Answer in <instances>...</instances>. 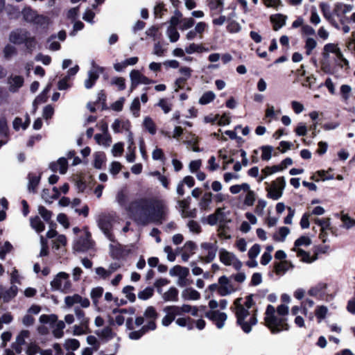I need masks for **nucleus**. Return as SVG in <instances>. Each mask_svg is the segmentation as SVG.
Segmentation results:
<instances>
[{
	"instance_id": "obj_6",
	"label": "nucleus",
	"mask_w": 355,
	"mask_h": 355,
	"mask_svg": "<svg viewBox=\"0 0 355 355\" xmlns=\"http://www.w3.org/2000/svg\"><path fill=\"white\" fill-rule=\"evenodd\" d=\"M92 235L86 229L80 232L73 241V248L76 252H84L93 248Z\"/></svg>"
},
{
	"instance_id": "obj_60",
	"label": "nucleus",
	"mask_w": 355,
	"mask_h": 355,
	"mask_svg": "<svg viewBox=\"0 0 355 355\" xmlns=\"http://www.w3.org/2000/svg\"><path fill=\"white\" fill-rule=\"evenodd\" d=\"M130 111L135 117H138L139 116L140 102L139 98L133 99L130 105Z\"/></svg>"
},
{
	"instance_id": "obj_22",
	"label": "nucleus",
	"mask_w": 355,
	"mask_h": 355,
	"mask_svg": "<svg viewBox=\"0 0 355 355\" xmlns=\"http://www.w3.org/2000/svg\"><path fill=\"white\" fill-rule=\"evenodd\" d=\"M181 297L185 301H196L200 298V293L194 288L189 287L182 291Z\"/></svg>"
},
{
	"instance_id": "obj_31",
	"label": "nucleus",
	"mask_w": 355,
	"mask_h": 355,
	"mask_svg": "<svg viewBox=\"0 0 355 355\" xmlns=\"http://www.w3.org/2000/svg\"><path fill=\"white\" fill-rule=\"evenodd\" d=\"M144 315L145 318L148 320L147 324L153 322L154 324H156L155 320L157 318V313L154 307H147V309L145 310Z\"/></svg>"
},
{
	"instance_id": "obj_40",
	"label": "nucleus",
	"mask_w": 355,
	"mask_h": 355,
	"mask_svg": "<svg viewBox=\"0 0 355 355\" xmlns=\"http://www.w3.org/2000/svg\"><path fill=\"white\" fill-rule=\"evenodd\" d=\"M209 8L211 10L215 11L212 13V16L215 14H220L223 10V0H211L209 3Z\"/></svg>"
},
{
	"instance_id": "obj_28",
	"label": "nucleus",
	"mask_w": 355,
	"mask_h": 355,
	"mask_svg": "<svg viewBox=\"0 0 355 355\" xmlns=\"http://www.w3.org/2000/svg\"><path fill=\"white\" fill-rule=\"evenodd\" d=\"M212 200V193L211 192L205 193L199 202V207L202 210L210 209V204Z\"/></svg>"
},
{
	"instance_id": "obj_8",
	"label": "nucleus",
	"mask_w": 355,
	"mask_h": 355,
	"mask_svg": "<svg viewBox=\"0 0 355 355\" xmlns=\"http://www.w3.org/2000/svg\"><path fill=\"white\" fill-rule=\"evenodd\" d=\"M169 275L171 277H178L177 284L180 287L187 286L191 284V281L187 279L189 275V270L186 267L179 265L173 266L169 270Z\"/></svg>"
},
{
	"instance_id": "obj_11",
	"label": "nucleus",
	"mask_w": 355,
	"mask_h": 355,
	"mask_svg": "<svg viewBox=\"0 0 355 355\" xmlns=\"http://www.w3.org/2000/svg\"><path fill=\"white\" fill-rule=\"evenodd\" d=\"M130 78L131 85L130 87V92H132L139 84L149 85L153 83L146 76H144L138 70L133 69L130 73Z\"/></svg>"
},
{
	"instance_id": "obj_24",
	"label": "nucleus",
	"mask_w": 355,
	"mask_h": 355,
	"mask_svg": "<svg viewBox=\"0 0 355 355\" xmlns=\"http://www.w3.org/2000/svg\"><path fill=\"white\" fill-rule=\"evenodd\" d=\"M327 284L324 282H320L309 290L308 293L313 297L322 296L325 293Z\"/></svg>"
},
{
	"instance_id": "obj_35",
	"label": "nucleus",
	"mask_w": 355,
	"mask_h": 355,
	"mask_svg": "<svg viewBox=\"0 0 355 355\" xmlns=\"http://www.w3.org/2000/svg\"><path fill=\"white\" fill-rule=\"evenodd\" d=\"M290 233V230L287 227H282L279 231L274 234L273 239L276 241L283 242L285 241L286 236Z\"/></svg>"
},
{
	"instance_id": "obj_5",
	"label": "nucleus",
	"mask_w": 355,
	"mask_h": 355,
	"mask_svg": "<svg viewBox=\"0 0 355 355\" xmlns=\"http://www.w3.org/2000/svg\"><path fill=\"white\" fill-rule=\"evenodd\" d=\"M50 285L53 291L69 293L73 291L69 275L65 272H58L51 282Z\"/></svg>"
},
{
	"instance_id": "obj_62",
	"label": "nucleus",
	"mask_w": 355,
	"mask_h": 355,
	"mask_svg": "<svg viewBox=\"0 0 355 355\" xmlns=\"http://www.w3.org/2000/svg\"><path fill=\"white\" fill-rule=\"evenodd\" d=\"M315 223L321 227L320 230H322V232L327 231L330 229L329 218H316Z\"/></svg>"
},
{
	"instance_id": "obj_1",
	"label": "nucleus",
	"mask_w": 355,
	"mask_h": 355,
	"mask_svg": "<svg viewBox=\"0 0 355 355\" xmlns=\"http://www.w3.org/2000/svg\"><path fill=\"white\" fill-rule=\"evenodd\" d=\"M117 202L124 207L138 223L145 225L152 223H162L169 214L166 202L159 198H139L127 203L128 196L124 190L116 195Z\"/></svg>"
},
{
	"instance_id": "obj_23",
	"label": "nucleus",
	"mask_w": 355,
	"mask_h": 355,
	"mask_svg": "<svg viewBox=\"0 0 355 355\" xmlns=\"http://www.w3.org/2000/svg\"><path fill=\"white\" fill-rule=\"evenodd\" d=\"M178 290L175 287L171 286L166 291L162 293V298L166 302H176L178 300Z\"/></svg>"
},
{
	"instance_id": "obj_42",
	"label": "nucleus",
	"mask_w": 355,
	"mask_h": 355,
	"mask_svg": "<svg viewBox=\"0 0 355 355\" xmlns=\"http://www.w3.org/2000/svg\"><path fill=\"white\" fill-rule=\"evenodd\" d=\"M31 225L37 232H42L45 228L44 224L38 216L31 218Z\"/></svg>"
},
{
	"instance_id": "obj_2",
	"label": "nucleus",
	"mask_w": 355,
	"mask_h": 355,
	"mask_svg": "<svg viewBox=\"0 0 355 355\" xmlns=\"http://www.w3.org/2000/svg\"><path fill=\"white\" fill-rule=\"evenodd\" d=\"M252 305V299L249 296L243 303L242 298L236 299L232 306L236 318L237 324L247 334L250 333L252 327L257 323V310L251 309Z\"/></svg>"
},
{
	"instance_id": "obj_34",
	"label": "nucleus",
	"mask_w": 355,
	"mask_h": 355,
	"mask_svg": "<svg viewBox=\"0 0 355 355\" xmlns=\"http://www.w3.org/2000/svg\"><path fill=\"white\" fill-rule=\"evenodd\" d=\"M268 196L273 200H278L282 196V191L281 189L277 187V185L272 183V186L267 189Z\"/></svg>"
},
{
	"instance_id": "obj_19",
	"label": "nucleus",
	"mask_w": 355,
	"mask_h": 355,
	"mask_svg": "<svg viewBox=\"0 0 355 355\" xmlns=\"http://www.w3.org/2000/svg\"><path fill=\"white\" fill-rule=\"evenodd\" d=\"M156 329V324L153 322L144 325L141 329L138 331H132L129 333L128 337L131 340H139L143 335H144L148 331H153Z\"/></svg>"
},
{
	"instance_id": "obj_44",
	"label": "nucleus",
	"mask_w": 355,
	"mask_h": 355,
	"mask_svg": "<svg viewBox=\"0 0 355 355\" xmlns=\"http://www.w3.org/2000/svg\"><path fill=\"white\" fill-rule=\"evenodd\" d=\"M94 166L96 168H101L105 160V155L103 152H96L94 155Z\"/></svg>"
},
{
	"instance_id": "obj_16",
	"label": "nucleus",
	"mask_w": 355,
	"mask_h": 355,
	"mask_svg": "<svg viewBox=\"0 0 355 355\" xmlns=\"http://www.w3.org/2000/svg\"><path fill=\"white\" fill-rule=\"evenodd\" d=\"M24 79L23 76L19 75H11L7 79L8 90L10 92L15 93L23 86Z\"/></svg>"
},
{
	"instance_id": "obj_30",
	"label": "nucleus",
	"mask_w": 355,
	"mask_h": 355,
	"mask_svg": "<svg viewBox=\"0 0 355 355\" xmlns=\"http://www.w3.org/2000/svg\"><path fill=\"white\" fill-rule=\"evenodd\" d=\"M60 195V191L56 187L53 188V194L51 195L49 193V190L44 189L42 192V198L46 202L51 203L52 202V199L57 198Z\"/></svg>"
},
{
	"instance_id": "obj_55",
	"label": "nucleus",
	"mask_w": 355,
	"mask_h": 355,
	"mask_svg": "<svg viewBox=\"0 0 355 355\" xmlns=\"http://www.w3.org/2000/svg\"><path fill=\"white\" fill-rule=\"evenodd\" d=\"M37 15V13L35 10L29 8H25L23 10V15L25 20L29 22H33L34 20H35Z\"/></svg>"
},
{
	"instance_id": "obj_25",
	"label": "nucleus",
	"mask_w": 355,
	"mask_h": 355,
	"mask_svg": "<svg viewBox=\"0 0 355 355\" xmlns=\"http://www.w3.org/2000/svg\"><path fill=\"white\" fill-rule=\"evenodd\" d=\"M286 16L282 14H276L270 16V21L274 24V30L278 31L286 24Z\"/></svg>"
},
{
	"instance_id": "obj_14",
	"label": "nucleus",
	"mask_w": 355,
	"mask_h": 355,
	"mask_svg": "<svg viewBox=\"0 0 355 355\" xmlns=\"http://www.w3.org/2000/svg\"><path fill=\"white\" fill-rule=\"evenodd\" d=\"M200 247L205 254L204 260L208 263L212 261L215 259L218 250L217 242L202 243Z\"/></svg>"
},
{
	"instance_id": "obj_27",
	"label": "nucleus",
	"mask_w": 355,
	"mask_h": 355,
	"mask_svg": "<svg viewBox=\"0 0 355 355\" xmlns=\"http://www.w3.org/2000/svg\"><path fill=\"white\" fill-rule=\"evenodd\" d=\"M320 9L323 14L324 17L325 19H327L336 28H338V26L335 23V21L333 19V14L330 10L329 6L326 3H321L320 4Z\"/></svg>"
},
{
	"instance_id": "obj_32",
	"label": "nucleus",
	"mask_w": 355,
	"mask_h": 355,
	"mask_svg": "<svg viewBox=\"0 0 355 355\" xmlns=\"http://www.w3.org/2000/svg\"><path fill=\"white\" fill-rule=\"evenodd\" d=\"M283 170V167H280L279 166H266L263 169H262L261 173L263 175H261L258 181L261 182L263 181L267 176L275 173L277 171Z\"/></svg>"
},
{
	"instance_id": "obj_15",
	"label": "nucleus",
	"mask_w": 355,
	"mask_h": 355,
	"mask_svg": "<svg viewBox=\"0 0 355 355\" xmlns=\"http://www.w3.org/2000/svg\"><path fill=\"white\" fill-rule=\"evenodd\" d=\"M218 294L226 296L234 293L236 289L226 276H222L218 279Z\"/></svg>"
},
{
	"instance_id": "obj_50",
	"label": "nucleus",
	"mask_w": 355,
	"mask_h": 355,
	"mask_svg": "<svg viewBox=\"0 0 355 355\" xmlns=\"http://www.w3.org/2000/svg\"><path fill=\"white\" fill-rule=\"evenodd\" d=\"M179 71L184 78L178 79L176 80V84H179L189 79L191 76L192 69L187 67H182L180 68Z\"/></svg>"
},
{
	"instance_id": "obj_63",
	"label": "nucleus",
	"mask_w": 355,
	"mask_h": 355,
	"mask_svg": "<svg viewBox=\"0 0 355 355\" xmlns=\"http://www.w3.org/2000/svg\"><path fill=\"white\" fill-rule=\"evenodd\" d=\"M204 50L205 49L201 45L195 43H191L185 48V52L188 54H192L195 52L200 53Z\"/></svg>"
},
{
	"instance_id": "obj_53",
	"label": "nucleus",
	"mask_w": 355,
	"mask_h": 355,
	"mask_svg": "<svg viewBox=\"0 0 355 355\" xmlns=\"http://www.w3.org/2000/svg\"><path fill=\"white\" fill-rule=\"evenodd\" d=\"M159 106L165 114L170 112L172 110V103L166 98H161L158 103Z\"/></svg>"
},
{
	"instance_id": "obj_61",
	"label": "nucleus",
	"mask_w": 355,
	"mask_h": 355,
	"mask_svg": "<svg viewBox=\"0 0 355 355\" xmlns=\"http://www.w3.org/2000/svg\"><path fill=\"white\" fill-rule=\"evenodd\" d=\"M89 324H81L74 325L73 327V334L74 336H80L87 333Z\"/></svg>"
},
{
	"instance_id": "obj_57",
	"label": "nucleus",
	"mask_w": 355,
	"mask_h": 355,
	"mask_svg": "<svg viewBox=\"0 0 355 355\" xmlns=\"http://www.w3.org/2000/svg\"><path fill=\"white\" fill-rule=\"evenodd\" d=\"M250 189V185L248 183H243L241 184H235L232 185L230 187V191L232 194H237L241 190L248 191Z\"/></svg>"
},
{
	"instance_id": "obj_29",
	"label": "nucleus",
	"mask_w": 355,
	"mask_h": 355,
	"mask_svg": "<svg viewBox=\"0 0 355 355\" xmlns=\"http://www.w3.org/2000/svg\"><path fill=\"white\" fill-rule=\"evenodd\" d=\"M94 139L96 143L105 147H108L112 143V138L109 134H96Z\"/></svg>"
},
{
	"instance_id": "obj_58",
	"label": "nucleus",
	"mask_w": 355,
	"mask_h": 355,
	"mask_svg": "<svg viewBox=\"0 0 355 355\" xmlns=\"http://www.w3.org/2000/svg\"><path fill=\"white\" fill-rule=\"evenodd\" d=\"M96 334L101 338L110 340L113 337V333L110 327H105L102 330L97 331Z\"/></svg>"
},
{
	"instance_id": "obj_36",
	"label": "nucleus",
	"mask_w": 355,
	"mask_h": 355,
	"mask_svg": "<svg viewBox=\"0 0 355 355\" xmlns=\"http://www.w3.org/2000/svg\"><path fill=\"white\" fill-rule=\"evenodd\" d=\"M41 175L28 174V190L35 192L36 188L40 183Z\"/></svg>"
},
{
	"instance_id": "obj_10",
	"label": "nucleus",
	"mask_w": 355,
	"mask_h": 355,
	"mask_svg": "<svg viewBox=\"0 0 355 355\" xmlns=\"http://www.w3.org/2000/svg\"><path fill=\"white\" fill-rule=\"evenodd\" d=\"M91 64L92 67L87 73V78L84 82L86 89H91L99 78L100 74L104 71V69L97 65L94 61H92Z\"/></svg>"
},
{
	"instance_id": "obj_48",
	"label": "nucleus",
	"mask_w": 355,
	"mask_h": 355,
	"mask_svg": "<svg viewBox=\"0 0 355 355\" xmlns=\"http://www.w3.org/2000/svg\"><path fill=\"white\" fill-rule=\"evenodd\" d=\"M216 98L215 94L209 91L202 94V96L199 99V103L201 105H207L214 100Z\"/></svg>"
},
{
	"instance_id": "obj_47",
	"label": "nucleus",
	"mask_w": 355,
	"mask_h": 355,
	"mask_svg": "<svg viewBox=\"0 0 355 355\" xmlns=\"http://www.w3.org/2000/svg\"><path fill=\"white\" fill-rule=\"evenodd\" d=\"M113 313L114 314H116V316H115V318H114L115 322L118 325H122L124 323V321H125V318L123 315V314L128 313V311L127 309H114L113 311Z\"/></svg>"
},
{
	"instance_id": "obj_49",
	"label": "nucleus",
	"mask_w": 355,
	"mask_h": 355,
	"mask_svg": "<svg viewBox=\"0 0 355 355\" xmlns=\"http://www.w3.org/2000/svg\"><path fill=\"white\" fill-rule=\"evenodd\" d=\"M317 46V42L312 37H307L305 40L304 49L306 55H309L312 53L313 50Z\"/></svg>"
},
{
	"instance_id": "obj_38",
	"label": "nucleus",
	"mask_w": 355,
	"mask_h": 355,
	"mask_svg": "<svg viewBox=\"0 0 355 355\" xmlns=\"http://www.w3.org/2000/svg\"><path fill=\"white\" fill-rule=\"evenodd\" d=\"M193 320L190 317H180L175 320L177 325L181 327H187L189 330L193 328Z\"/></svg>"
},
{
	"instance_id": "obj_54",
	"label": "nucleus",
	"mask_w": 355,
	"mask_h": 355,
	"mask_svg": "<svg viewBox=\"0 0 355 355\" xmlns=\"http://www.w3.org/2000/svg\"><path fill=\"white\" fill-rule=\"evenodd\" d=\"M64 346L67 350L74 351L80 347V343L79 341L76 339H67L65 340Z\"/></svg>"
},
{
	"instance_id": "obj_52",
	"label": "nucleus",
	"mask_w": 355,
	"mask_h": 355,
	"mask_svg": "<svg viewBox=\"0 0 355 355\" xmlns=\"http://www.w3.org/2000/svg\"><path fill=\"white\" fill-rule=\"evenodd\" d=\"M154 293V289L152 287H146L138 293V298L142 300H146L150 298Z\"/></svg>"
},
{
	"instance_id": "obj_43",
	"label": "nucleus",
	"mask_w": 355,
	"mask_h": 355,
	"mask_svg": "<svg viewBox=\"0 0 355 355\" xmlns=\"http://www.w3.org/2000/svg\"><path fill=\"white\" fill-rule=\"evenodd\" d=\"M74 313L80 324L83 325L89 324V319L85 316V312L80 308L75 307Z\"/></svg>"
},
{
	"instance_id": "obj_9",
	"label": "nucleus",
	"mask_w": 355,
	"mask_h": 355,
	"mask_svg": "<svg viewBox=\"0 0 355 355\" xmlns=\"http://www.w3.org/2000/svg\"><path fill=\"white\" fill-rule=\"evenodd\" d=\"M220 261L225 266H232L233 268L239 270L242 267V263L238 259L236 255L225 249H220L219 252Z\"/></svg>"
},
{
	"instance_id": "obj_26",
	"label": "nucleus",
	"mask_w": 355,
	"mask_h": 355,
	"mask_svg": "<svg viewBox=\"0 0 355 355\" xmlns=\"http://www.w3.org/2000/svg\"><path fill=\"white\" fill-rule=\"evenodd\" d=\"M130 128V123L128 121H121L119 119H115L112 125L113 131L116 133L120 132L122 130L129 131Z\"/></svg>"
},
{
	"instance_id": "obj_56",
	"label": "nucleus",
	"mask_w": 355,
	"mask_h": 355,
	"mask_svg": "<svg viewBox=\"0 0 355 355\" xmlns=\"http://www.w3.org/2000/svg\"><path fill=\"white\" fill-rule=\"evenodd\" d=\"M187 226L188 227L189 231L194 234H200L201 232V227L198 222L191 220H189Z\"/></svg>"
},
{
	"instance_id": "obj_33",
	"label": "nucleus",
	"mask_w": 355,
	"mask_h": 355,
	"mask_svg": "<svg viewBox=\"0 0 355 355\" xmlns=\"http://www.w3.org/2000/svg\"><path fill=\"white\" fill-rule=\"evenodd\" d=\"M143 126L150 134L155 135L157 132V128L155 122L150 116H146L143 121Z\"/></svg>"
},
{
	"instance_id": "obj_18",
	"label": "nucleus",
	"mask_w": 355,
	"mask_h": 355,
	"mask_svg": "<svg viewBox=\"0 0 355 355\" xmlns=\"http://www.w3.org/2000/svg\"><path fill=\"white\" fill-rule=\"evenodd\" d=\"M18 292L17 286L12 285L9 288H4L2 285H0V299L4 302H8L14 298Z\"/></svg>"
},
{
	"instance_id": "obj_37",
	"label": "nucleus",
	"mask_w": 355,
	"mask_h": 355,
	"mask_svg": "<svg viewBox=\"0 0 355 355\" xmlns=\"http://www.w3.org/2000/svg\"><path fill=\"white\" fill-rule=\"evenodd\" d=\"M293 265L289 263L288 261H281L275 264V272L277 275L284 274L290 268H292Z\"/></svg>"
},
{
	"instance_id": "obj_13",
	"label": "nucleus",
	"mask_w": 355,
	"mask_h": 355,
	"mask_svg": "<svg viewBox=\"0 0 355 355\" xmlns=\"http://www.w3.org/2000/svg\"><path fill=\"white\" fill-rule=\"evenodd\" d=\"M65 305L68 308L72 307L76 304H79L82 308L86 309L90 306V302L88 298L83 297L78 294L66 296L64 299Z\"/></svg>"
},
{
	"instance_id": "obj_12",
	"label": "nucleus",
	"mask_w": 355,
	"mask_h": 355,
	"mask_svg": "<svg viewBox=\"0 0 355 355\" xmlns=\"http://www.w3.org/2000/svg\"><path fill=\"white\" fill-rule=\"evenodd\" d=\"M190 198L178 201L180 215L182 218H196L197 216V209L196 208L190 209Z\"/></svg>"
},
{
	"instance_id": "obj_64",
	"label": "nucleus",
	"mask_w": 355,
	"mask_h": 355,
	"mask_svg": "<svg viewBox=\"0 0 355 355\" xmlns=\"http://www.w3.org/2000/svg\"><path fill=\"white\" fill-rule=\"evenodd\" d=\"M341 220L343 223V227L346 229H349L355 225V220L349 217L347 214H343Z\"/></svg>"
},
{
	"instance_id": "obj_46",
	"label": "nucleus",
	"mask_w": 355,
	"mask_h": 355,
	"mask_svg": "<svg viewBox=\"0 0 355 355\" xmlns=\"http://www.w3.org/2000/svg\"><path fill=\"white\" fill-rule=\"evenodd\" d=\"M166 35L171 42H176L180 38V34L175 27L168 26L166 30Z\"/></svg>"
},
{
	"instance_id": "obj_51",
	"label": "nucleus",
	"mask_w": 355,
	"mask_h": 355,
	"mask_svg": "<svg viewBox=\"0 0 355 355\" xmlns=\"http://www.w3.org/2000/svg\"><path fill=\"white\" fill-rule=\"evenodd\" d=\"M338 46L333 43H328L324 46L322 55L324 58H328L329 53H335Z\"/></svg>"
},
{
	"instance_id": "obj_39",
	"label": "nucleus",
	"mask_w": 355,
	"mask_h": 355,
	"mask_svg": "<svg viewBox=\"0 0 355 355\" xmlns=\"http://www.w3.org/2000/svg\"><path fill=\"white\" fill-rule=\"evenodd\" d=\"M163 311L174 320H175L176 316L181 315L179 306H166L164 308Z\"/></svg>"
},
{
	"instance_id": "obj_20",
	"label": "nucleus",
	"mask_w": 355,
	"mask_h": 355,
	"mask_svg": "<svg viewBox=\"0 0 355 355\" xmlns=\"http://www.w3.org/2000/svg\"><path fill=\"white\" fill-rule=\"evenodd\" d=\"M68 168V162L66 158L60 157L56 162H51L49 168L53 171H59L61 174L66 173Z\"/></svg>"
},
{
	"instance_id": "obj_7",
	"label": "nucleus",
	"mask_w": 355,
	"mask_h": 355,
	"mask_svg": "<svg viewBox=\"0 0 355 355\" xmlns=\"http://www.w3.org/2000/svg\"><path fill=\"white\" fill-rule=\"evenodd\" d=\"M97 224L105 236L110 241H114V235L112 233L114 217L109 214H101L97 218Z\"/></svg>"
},
{
	"instance_id": "obj_21",
	"label": "nucleus",
	"mask_w": 355,
	"mask_h": 355,
	"mask_svg": "<svg viewBox=\"0 0 355 355\" xmlns=\"http://www.w3.org/2000/svg\"><path fill=\"white\" fill-rule=\"evenodd\" d=\"M28 35V32L25 31L17 30L10 33L9 40L10 42L14 44H22L26 41Z\"/></svg>"
},
{
	"instance_id": "obj_17",
	"label": "nucleus",
	"mask_w": 355,
	"mask_h": 355,
	"mask_svg": "<svg viewBox=\"0 0 355 355\" xmlns=\"http://www.w3.org/2000/svg\"><path fill=\"white\" fill-rule=\"evenodd\" d=\"M205 316L213 320L218 329L223 327L227 315L218 311H210L206 313Z\"/></svg>"
},
{
	"instance_id": "obj_3",
	"label": "nucleus",
	"mask_w": 355,
	"mask_h": 355,
	"mask_svg": "<svg viewBox=\"0 0 355 355\" xmlns=\"http://www.w3.org/2000/svg\"><path fill=\"white\" fill-rule=\"evenodd\" d=\"M264 320L266 325L272 334H277L288 329L289 326L286 322V318L278 315L275 307L270 304L268 305L266 308Z\"/></svg>"
},
{
	"instance_id": "obj_59",
	"label": "nucleus",
	"mask_w": 355,
	"mask_h": 355,
	"mask_svg": "<svg viewBox=\"0 0 355 355\" xmlns=\"http://www.w3.org/2000/svg\"><path fill=\"white\" fill-rule=\"evenodd\" d=\"M262 160L268 161L271 159L272 147L270 146H263L261 147Z\"/></svg>"
},
{
	"instance_id": "obj_45",
	"label": "nucleus",
	"mask_w": 355,
	"mask_h": 355,
	"mask_svg": "<svg viewBox=\"0 0 355 355\" xmlns=\"http://www.w3.org/2000/svg\"><path fill=\"white\" fill-rule=\"evenodd\" d=\"M65 328L64 322L62 320L58 321L53 327V334L57 338H60L63 336V329Z\"/></svg>"
},
{
	"instance_id": "obj_4",
	"label": "nucleus",
	"mask_w": 355,
	"mask_h": 355,
	"mask_svg": "<svg viewBox=\"0 0 355 355\" xmlns=\"http://www.w3.org/2000/svg\"><path fill=\"white\" fill-rule=\"evenodd\" d=\"M311 244V240L309 236H302L297 239L294 243L292 249L296 252L297 257L301 261L306 263H311L318 259V253L315 252L313 256L309 252H306L303 248L308 247Z\"/></svg>"
},
{
	"instance_id": "obj_41",
	"label": "nucleus",
	"mask_w": 355,
	"mask_h": 355,
	"mask_svg": "<svg viewBox=\"0 0 355 355\" xmlns=\"http://www.w3.org/2000/svg\"><path fill=\"white\" fill-rule=\"evenodd\" d=\"M103 293V288L101 286L96 287L91 291L90 297L92 300L94 306L98 305V300L102 297Z\"/></svg>"
}]
</instances>
